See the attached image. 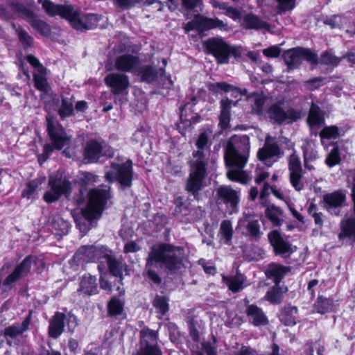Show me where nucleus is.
<instances>
[{
  "instance_id": "f257e3e1",
  "label": "nucleus",
  "mask_w": 355,
  "mask_h": 355,
  "mask_svg": "<svg viewBox=\"0 0 355 355\" xmlns=\"http://www.w3.org/2000/svg\"><path fill=\"white\" fill-rule=\"evenodd\" d=\"M250 139L246 135H234L229 140L225 153V160L228 171L227 177L232 181L245 184L249 180L243 170L250 156Z\"/></svg>"
},
{
  "instance_id": "f03ea898",
  "label": "nucleus",
  "mask_w": 355,
  "mask_h": 355,
  "mask_svg": "<svg viewBox=\"0 0 355 355\" xmlns=\"http://www.w3.org/2000/svg\"><path fill=\"white\" fill-rule=\"evenodd\" d=\"M209 134L203 132L200 134L196 145L198 150L194 151L190 160V173L187 180L186 189L195 197L204 187V180L206 177L207 156L209 153L208 144Z\"/></svg>"
},
{
  "instance_id": "7ed1b4c3",
  "label": "nucleus",
  "mask_w": 355,
  "mask_h": 355,
  "mask_svg": "<svg viewBox=\"0 0 355 355\" xmlns=\"http://www.w3.org/2000/svg\"><path fill=\"white\" fill-rule=\"evenodd\" d=\"M110 197V187L106 185L90 191L88 204L83 211V218L76 220V225L82 232L86 233L92 221L100 218L103 207Z\"/></svg>"
},
{
  "instance_id": "20e7f679",
  "label": "nucleus",
  "mask_w": 355,
  "mask_h": 355,
  "mask_svg": "<svg viewBox=\"0 0 355 355\" xmlns=\"http://www.w3.org/2000/svg\"><path fill=\"white\" fill-rule=\"evenodd\" d=\"M185 253L181 247L162 244L154 247L149 254L147 267L154 263H162L168 270L176 272L184 266Z\"/></svg>"
},
{
  "instance_id": "39448f33",
  "label": "nucleus",
  "mask_w": 355,
  "mask_h": 355,
  "mask_svg": "<svg viewBox=\"0 0 355 355\" xmlns=\"http://www.w3.org/2000/svg\"><path fill=\"white\" fill-rule=\"evenodd\" d=\"M57 15L66 19L76 30L83 31L95 27L99 21V16L94 14H82L71 4H64Z\"/></svg>"
},
{
  "instance_id": "423d86ee",
  "label": "nucleus",
  "mask_w": 355,
  "mask_h": 355,
  "mask_svg": "<svg viewBox=\"0 0 355 355\" xmlns=\"http://www.w3.org/2000/svg\"><path fill=\"white\" fill-rule=\"evenodd\" d=\"M47 130L50 136L52 146L46 144L44 146V153L47 157L53 150V147L58 150H61L64 146L69 144L70 137L67 135L62 126L57 120L48 115L46 116Z\"/></svg>"
},
{
  "instance_id": "0eeeda50",
  "label": "nucleus",
  "mask_w": 355,
  "mask_h": 355,
  "mask_svg": "<svg viewBox=\"0 0 355 355\" xmlns=\"http://www.w3.org/2000/svg\"><path fill=\"white\" fill-rule=\"evenodd\" d=\"M49 185L50 190L47 191L44 195V200L46 202H53L58 200L62 194L69 193L71 189V183L60 171L49 177Z\"/></svg>"
},
{
  "instance_id": "6e6552de",
  "label": "nucleus",
  "mask_w": 355,
  "mask_h": 355,
  "mask_svg": "<svg viewBox=\"0 0 355 355\" xmlns=\"http://www.w3.org/2000/svg\"><path fill=\"white\" fill-rule=\"evenodd\" d=\"M109 182L117 180L123 188L129 187L132 182V162L126 161L122 164L112 163L111 168L105 173Z\"/></svg>"
},
{
  "instance_id": "1a4fd4ad",
  "label": "nucleus",
  "mask_w": 355,
  "mask_h": 355,
  "mask_svg": "<svg viewBox=\"0 0 355 355\" xmlns=\"http://www.w3.org/2000/svg\"><path fill=\"white\" fill-rule=\"evenodd\" d=\"M269 119L273 123L282 124V123H291L302 117L300 111L294 109L285 110L282 103L272 104L267 111Z\"/></svg>"
},
{
  "instance_id": "9d476101",
  "label": "nucleus",
  "mask_w": 355,
  "mask_h": 355,
  "mask_svg": "<svg viewBox=\"0 0 355 355\" xmlns=\"http://www.w3.org/2000/svg\"><path fill=\"white\" fill-rule=\"evenodd\" d=\"M110 250L104 246H83L73 257V261L78 265L90 261L106 259Z\"/></svg>"
},
{
  "instance_id": "9b49d317",
  "label": "nucleus",
  "mask_w": 355,
  "mask_h": 355,
  "mask_svg": "<svg viewBox=\"0 0 355 355\" xmlns=\"http://www.w3.org/2000/svg\"><path fill=\"white\" fill-rule=\"evenodd\" d=\"M284 59L289 69H293L299 67L306 60L311 63H316V55L309 49L295 48L288 50L284 53Z\"/></svg>"
},
{
  "instance_id": "f8f14e48",
  "label": "nucleus",
  "mask_w": 355,
  "mask_h": 355,
  "mask_svg": "<svg viewBox=\"0 0 355 355\" xmlns=\"http://www.w3.org/2000/svg\"><path fill=\"white\" fill-rule=\"evenodd\" d=\"M281 155V150L276 139L270 136L266 138L263 148L257 153L259 159L270 166L273 162L277 161Z\"/></svg>"
},
{
  "instance_id": "ddd939ff",
  "label": "nucleus",
  "mask_w": 355,
  "mask_h": 355,
  "mask_svg": "<svg viewBox=\"0 0 355 355\" xmlns=\"http://www.w3.org/2000/svg\"><path fill=\"white\" fill-rule=\"evenodd\" d=\"M141 350L133 355H161L157 347V333L149 329H144L140 331Z\"/></svg>"
},
{
  "instance_id": "4468645a",
  "label": "nucleus",
  "mask_w": 355,
  "mask_h": 355,
  "mask_svg": "<svg viewBox=\"0 0 355 355\" xmlns=\"http://www.w3.org/2000/svg\"><path fill=\"white\" fill-rule=\"evenodd\" d=\"M207 49L216 58L218 63L226 64L229 61L230 48L221 38H211L205 42Z\"/></svg>"
},
{
  "instance_id": "2eb2a0df",
  "label": "nucleus",
  "mask_w": 355,
  "mask_h": 355,
  "mask_svg": "<svg viewBox=\"0 0 355 355\" xmlns=\"http://www.w3.org/2000/svg\"><path fill=\"white\" fill-rule=\"evenodd\" d=\"M268 237L276 254L286 258L295 250L291 243L282 236L277 230H274L269 233Z\"/></svg>"
},
{
  "instance_id": "dca6fc26",
  "label": "nucleus",
  "mask_w": 355,
  "mask_h": 355,
  "mask_svg": "<svg viewBox=\"0 0 355 355\" xmlns=\"http://www.w3.org/2000/svg\"><path fill=\"white\" fill-rule=\"evenodd\" d=\"M105 82L111 88V92L114 94H128L130 82L126 75L119 73H112L105 77Z\"/></svg>"
},
{
  "instance_id": "f3484780",
  "label": "nucleus",
  "mask_w": 355,
  "mask_h": 355,
  "mask_svg": "<svg viewBox=\"0 0 355 355\" xmlns=\"http://www.w3.org/2000/svg\"><path fill=\"white\" fill-rule=\"evenodd\" d=\"M288 166L291 183L296 191H300L304 187L301 182L302 168L300 159L295 153L288 158Z\"/></svg>"
},
{
  "instance_id": "a211bd4d",
  "label": "nucleus",
  "mask_w": 355,
  "mask_h": 355,
  "mask_svg": "<svg viewBox=\"0 0 355 355\" xmlns=\"http://www.w3.org/2000/svg\"><path fill=\"white\" fill-rule=\"evenodd\" d=\"M15 8L17 9L18 14L21 16V17L26 19L32 26L33 28L45 35L50 33L49 26L44 21L37 19L33 12H32L31 10L26 8V7L21 8L17 6H15Z\"/></svg>"
},
{
  "instance_id": "6ab92c4d",
  "label": "nucleus",
  "mask_w": 355,
  "mask_h": 355,
  "mask_svg": "<svg viewBox=\"0 0 355 355\" xmlns=\"http://www.w3.org/2000/svg\"><path fill=\"white\" fill-rule=\"evenodd\" d=\"M140 62L139 59L132 55L125 54L118 57L115 62V67L119 71L132 72L139 75Z\"/></svg>"
},
{
  "instance_id": "aec40b11",
  "label": "nucleus",
  "mask_w": 355,
  "mask_h": 355,
  "mask_svg": "<svg viewBox=\"0 0 355 355\" xmlns=\"http://www.w3.org/2000/svg\"><path fill=\"white\" fill-rule=\"evenodd\" d=\"M217 196L218 200H221L231 207L229 214H232L236 211L237 205L239 202V192L233 190L232 188L223 186L217 189Z\"/></svg>"
},
{
  "instance_id": "412c9836",
  "label": "nucleus",
  "mask_w": 355,
  "mask_h": 355,
  "mask_svg": "<svg viewBox=\"0 0 355 355\" xmlns=\"http://www.w3.org/2000/svg\"><path fill=\"white\" fill-rule=\"evenodd\" d=\"M35 260L34 257H26L23 261L15 268L13 272L8 275L4 282V284L10 285L21 277L26 275L30 271L31 265L35 262Z\"/></svg>"
},
{
  "instance_id": "4be33fe9",
  "label": "nucleus",
  "mask_w": 355,
  "mask_h": 355,
  "mask_svg": "<svg viewBox=\"0 0 355 355\" xmlns=\"http://www.w3.org/2000/svg\"><path fill=\"white\" fill-rule=\"evenodd\" d=\"M31 313L20 324H13L6 327L3 330V336L8 343L10 345V340H12L21 335L28 329L31 323Z\"/></svg>"
},
{
  "instance_id": "5701e85b",
  "label": "nucleus",
  "mask_w": 355,
  "mask_h": 355,
  "mask_svg": "<svg viewBox=\"0 0 355 355\" xmlns=\"http://www.w3.org/2000/svg\"><path fill=\"white\" fill-rule=\"evenodd\" d=\"M324 200L328 211L333 215H338L345 200V196L341 192H334L324 196Z\"/></svg>"
},
{
  "instance_id": "b1692460",
  "label": "nucleus",
  "mask_w": 355,
  "mask_h": 355,
  "mask_svg": "<svg viewBox=\"0 0 355 355\" xmlns=\"http://www.w3.org/2000/svg\"><path fill=\"white\" fill-rule=\"evenodd\" d=\"M245 314L249 322L254 326L266 325L268 323L267 316L257 305H248L245 309Z\"/></svg>"
},
{
  "instance_id": "393cba45",
  "label": "nucleus",
  "mask_w": 355,
  "mask_h": 355,
  "mask_svg": "<svg viewBox=\"0 0 355 355\" xmlns=\"http://www.w3.org/2000/svg\"><path fill=\"white\" fill-rule=\"evenodd\" d=\"M58 99L53 98L51 103L46 104V109L49 112L57 110L61 118L64 119L73 114V102L67 98H62L61 107H59Z\"/></svg>"
},
{
  "instance_id": "a878e982",
  "label": "nucleus",
  "mask_w": 355,
  "mask_h": 355,
  "mask_svg": "<svg viewBox=\"0 0 355 355\" xmlns=\"http://www.w3.org/2000/svg\"><path fill=\"white\" fill-rule=\"evenodd\" d=\"M290 271L291 270L288 267L271 263L267 266L265 274L268 279H272L275 284H279L284 276Z\"/></svg>"
},
{
  "instance_id": "bb28decb",
  "label": "nucleus",
  "mask_w": 355,
  "mask_h": 355,
  "mask_svg": "<svg viewBox=\"0 0 355 355\" xmlns=\"http://www.w3.org/2000/svg\"><path fill=\"white\" fill-rule=\"evenodd\" d=\"M339 239H349L355 241V218L345 217L340 223Z\"/></svg>"
},
{
  "instance_id": "cd10ccee",
  "label": "nucleus",
  "mask_w": 355,
  "mask_h": 355,
  "mask_svg": "<svg viewBox=\"0 0 355 355\" xmlns=\"http://www.w3.org/2000/svg\"><path fill=\"white\" fill-rule=\"evenodd\" d=\"M65 315L60 312H57L50 320L49 327V336L53 338L59 337L64 329V321Z\"/></svg>"
},
{
  "instance_id": "c85d7f7f",
  "label": "nucleus",
  "mask_w": 355,
  "mask_h": 355,
  "mask_svg": "<svg viewBox=\"0 0 355 355\" xmlns=\"http://www.w3.org/2000/svg\"><path fill=\"white\" fill-rule=\"evenodd\" d=\"M103 155V147L101 144L96 141L87 143L85 150V157L89 162H96Z\"/></svg>"
},
{
  "instance_id": "c756f323",
  "label": "nucleus",
  "mask_w": 355,
  "mask_h": 355,
  "mask_svg": "<svg viewBox=\"0 0 355 355\" xmlns=\"http://www.w3.org/2000/svg\"><path fill=\"white\" fill-rule=\"evenodd\" d=\"M235 105V102L229 99H223L220 101V125L223 129L228 128L230 121V109Z\"/></svg>"
},
{
  "instance_id": "7c9ffc66",
  "label": "nucleus",
  "mask_w": 355,
  "mask_h": 355,
  "mask_svg": "<svg viewBox=\"0 0 355 355\" xmlns=\"http://www.w3.org/2000/svg\"><path fill=\"white\" fill-rule=\"evenodd\" d=\"M79 291L88 295L95 294L97 291L96 277L89 274L83 275Z\"/></svg>"
},
{
  "instance_id": "2f4dec72",
  "label": "nucleus",
  "mask_w": 355,
  "mask_h": 355,
  "mask_svg": "<svg viewBox=\"0 0 355 355\" xmlns=\"http://www.w3.org/2000/svg\"><path fill=\"white\" fill-rule=\"evenodd\" d=\"M248 101L253 113L257 115H262L263 114V107L266 98L263 94H253L248 97Z\"/></svg>"
},
{
  "instance_id": "473e14b6",
  "label": "nucleus",
  "mask_w": 355,
  "mask_h": 355,
  "mask_svg": "<svg viewBox=\"0 0 355 355\" xmlns=\"http://www.w3.org/2000/svg\"><path fill=\"white\" fill-rule=\"evenodd\" d=\"M223 280L230 291L236 293L243 289L245 277L241 274H237L232 277L223 276Z\"/></svg>"
},
{
  "instance_id": "72a5a7b5",
  "label": "nucleus",
  "mask_w": 355,
  "mask_h": 355,
  "mask_svg": "<svg viewBox=\"0 0 355 355\" xmlns=\"http://www.w3.org/2000/svg\"><path fill=\"white\" fill-rule=\"evenodd\" d=\"M336 307V304L333 300L322 296L318 297L314 305L315 311L321 314L333 311L335 310Z\"/></svg>"
},
{
  "instance_id": "f704fd0d",
  "label": "nucleus",
  "mask_w": 355,
  "mask_h": 355,
  "mask_svg": "<svg viewBox=\"0 0 355 355\" xmlns=\"http://www.w3.org/2000/svg\"><path fill=\"white\" fill-rule=\"evenodd\" d=\"M220 241L222 243L230 245L233 236L232 222L229 220H223L220 225Z\"/></svg>"
},
{
  "instance_id": "c9c22d12",
  "label": "nucleus",
  "mask_w": 355,
  "mask_h": 355,
  "mask_svg": "<svg viewBox=\"0 0 355 355\" xmlns=\"http://www.w3.org/2000/svg\"><path fill=\"white\" fill-rule=\"evenodd\" d=\"M287 291L286 287H282L279 284H275L268 291L265 299L272 304H278L280 302L283 295Z\"/></svg>"
},
{
  "instance_id": "e433bc0d",
  "label": "nucleus",
  "mask_w": 355,
  "mask_h": 355,
  "mask_svg": "<svg viewBox=\"0 0 355 355\" xmlns=\"http://www.w3.org/2000/svg\"><path fill=\"white\" fill-rule=\"evenodd\" d=\"M307 122L311 127L320 126L324 122V117L319 107L313 103L311 106Z\"/></svg>"
},
{
  "instance_id": "4c0bfd02",
  "label": "nucleus",
  "mask_w": 355,
  "mask_h": 355,
  "mask_svg": "<svg viewBox=\"0 0 355 355\" xmlns=\"http://www.w3.org/2000/svg\"><path fill=\"white\" fill-rule=\"evenodd\" d=\"M200 21H202L203 30L218 28L220 31H228L227 24L219 19L217 17L208 18L204 17L199 18Z\"/></svg>"
},
{
  "instance_id": "58836bf2",
  "label": "nucleus",
  "mask_w": 355,
  "mask_h": 355,
  "mask_svg": "<svg viewBox=\"0 0 355 355\" xmlns=\"http://www.w3.org/2000/svg\"><path fill=\"white\" fill-rule=\"evenodd\" d=\"M265 214L274 226H280L283 222L282 211L275 206H268L266 208Z\"/></svg>"
},
{
  "instance_id": "ea45409f",
  "label": "nucleus",
  "mask_w": 355,
  "mask_h": 355,
  "mask_svg": "<svg viewBox=\"0 0 355 355\" xmlns=\"http://www.w3.org/2000/svg\"><path fill=\"white\" fill-rule=\"evenodd\" d=\"M243 25L247 28L253 29H267L269 28V25L261 21L258 17L253 15H247L243 19Z\"/></svg>"
},
{
  "instance_id": "a19ab883",
  "label": "nucleus",
  "mask_w": 355,
  "mask_h": 355,
  "mask_svg": "<svg viewBox=\"0 0 355 355\" xmlns=\"http://www.w3.org/2000/svg\"><path fill=\"white\" fill-rule=\"evenodd\" d=\"M106 261L108 264L110 272L115 277H121L124 265L121 260L117 259L111 254V252L106 257Z\"/></svg>"
},
{
  "instance_id": "79ce46f5",
  "label": "nucleus",
  "mask_w": 355,
  "mask_h": 355,
  "mask_svg": "<svg viewBox=\"0 0 355 355\" xmlns=\"http://www.w3.org/2000/svg\"><path fill=\"white\" fill-rule=\"evenodd\" d=\"M298 310L295 306H288L284 309L281 315V320L287 326H293L296 324Z\"/></svg>"
},
{
  "instance_id": "37998d69",
  "label": "nucleus",
  "mask_w": 355,
  "mask_h": 355,
  "mask_svg": "<svg viewBox=\"0 0 355 355\" xmlns=\"http://www.w3.org/2000/svg\"><path fill=\"white\" fill-rule=\"evenodd\" d=\"M139 74H141L142 80L147 83H153L160 78V69L156 70L150 66H145L143 68L139 67Z\"/></svg>"
},
{
  "instance_id": "c03bdc74",
  "label": "nucleus",
  "mask_w": 355,
  "mask_h": 355,
  "mask_svg": "<svg viewBox=\"0 0 355 355\" xmlns=\"http://www.w3.org/2000/svg\"><path fill=\"white\" fill-rule=\"evenodd\" d=\"M15 6L21 8L24 7V6L15 2L12 3L9 6H0V17L3 19H10L17 17H21L18 14L17 9L15 8Z\"/></svg>"
},
{
  "instance_id": "a18cd8bd",
  "label": "nucleus",
  "mask_w": 355,
  "mask_h": 355,
  "mask_svg": "<svg viewBox=\"0 0 355 355\" xmlns=\"http://www.w3.org/2000/svg\"><path fill=\"white\" fill-rule=\"evenodd\" d=\"M37 2L42 5V8L46 14L50 16L57 15L63 5L55 4L50 0H37Z\"/></svg>"
},
{
  "instance_id": "49530a36",
  "label": "nucleus",
  "mask_w": 355,
  "mask_h": 355,
  "mask_svg": "<svg viewBox=\"0 0 355 355\" xmlns=\"http://www.w3.org/2000/svg\"><path fill=\"white\" fill-rule=\"evenodd\" d=\"M124 303L123 301L113 297L110 300L107 305L108 313L110 315H118L122 313L123 311Z\"/></svg>"
},
{
  "instance_id": "de8ad7c7",
  "label": "nucleus",
  "mask_w": 355,
  "mask_h": 355,
  "mask_svg": "<svg viewBox=\"0 0 355 355\" xmlns=\"http://www.w3.org/2000/svg\"><path fill=\"white\" fill-rule=\"evenodd\" d=\"M46 71L43 73L34 72L35 87L42 92H46L48 89V83L46 78Z\"/></svg>"
},
{
  "instance_id": "09e8293b",
  "label": "nucleus",
  "mask_w": 355,
  "mask_h": 355,
  "mask_svg": "<svg viewBox=\"0 0 355 355\" xmlns=\"http://www.w3.org/2000/svg\"><path fill=\"white\" fill-rule=\"evenodd\" d=\"M178 0H152L148 2V5H155V8L158 11H162L164 8V4L167 3L170 10H174L177 8Z\"/></svg>"
},
{
  "instance_id": "8fccbe9b",
  "label": "nucleus",
  "mask_w": 355,
  "mask_h": 355,
  "mask_svg": "<svg viewBox=\"0 0 355 355\" xmlns=\"http://www.w3.org/2000/svg\"><path fill=\"white\" fill-rule=\"evenodd\" d=\"M340 58L335 56L331 52L324 53L320 59V62L331 67H336L340 62Z\"/></svg>"
},
{
  "instance_id": "3c124183",
  "label": "nucleus",
  "mask_w": 355,
  "mask_h": 355,
  "mask_svg": "<svg viewBox=\"0 0 355 355\" xmlns=\"http://www.w3.org/2000/svg\"><path fill=\"white\" fill-rule=\"evenodd\" d=\"M340 161V158L339 155L338 148V146L333 145L330 153L326 158L325 162L329 167H332L338 164Z\"/></svg>"
},
{
  "instance_id": "603ef678",
  "label": "nucleus",
  "mask_w": 355,
  "mask_h": 355,
  "mask_svg": "<svg viewBox=\"0 0 355 355\" xmlns=\"http://www.w3.org/2000/svg\"><path fill=\"white\" fill-rule=\"evenodd\" d=\"M277 2V13L283 14L293 10L295 7L296 0H276Z\"/></svg>"
},
{
  "instance_id": "864d4df0",
  "label": "nucleus",
  "mask_w": 355,
  "mask_h": 355,
  "mask_svg": "<svg viewBox=\"0 0 355 355\" xmlns=\"http://www.w3.org/2000/svg\"><path fill=\"white\" fill-rule=\"evenodd\" d=\"M322 142L324 139H336L338 136V129L336 126L332 125L324 128L320 133Z\"/></svg>"
},
{
  "instance_id": "5fc2aeb1",
  "label": "nucleus",
  "mask_w": 355,
  "mask_h": 355,
  "mask_svg": "<svg viewBox=\"0 0 355 355\" xmlns=\"http://www.w3.org/2000/svg\"><path fill=\"white\" fill-rule=\"evenodd\" d=\"M208 87L214 93H218L220 92H228L234 89L232 85L224 82L210 83Z\"/></svg>"
},
{
  "instance_id": "6e6d98bb",
  "label": "nucleus",
  "mask_w": 355,
  "mask_h": 355,
  "mask_svg": "<svg viewBox=\"0 0 355 355\" xmlns=\"http://www.w3.org/2000/svg\"><path fill=\"white\" fill-rule=\"evenodd\" d=\"M19 40L24 49L31 47L33 44V37L21 28L16 29Z\"/></svg>"
},
{
  "instance_id": "4d7b16f0",
  "label": "nucleus",
  "mask_w": 355,
  "mask_h": 355,
  "mask_svg": "<svg viewBox=\"0 0 355 355\" xmlns=\"http://www.w3.org/2000/svg\"><path fill=\"white\" fill-rule=\"evenodd\" d=\"M153 306L162 314L168 310V300L165 297L157 296L153 300Z\"/></svg>"
},
{
  "instance_id": "13d9d810",
  "label": "nucleus",
  "mask_w": 355,
  "mask_h": 355,
  "mask_svg": "<svg viewBox=\"0 0 355 355\" xmlns=\"http://www.w3.org/2000/svg\"><path fill=\"white\" fill-rule=\"evenodd\" d=\"M53 228L58 231L59 234H65L69 231V224L62 218L58 217L52 223Z\"/></svg>"
},
{
  "instance_id": "bf43d9fd",
  "label": "nucleus",
  "mask_w": 355,
  "mask_h": 355,
  "mask_svg": "<svg viewBox=\"0 0 355 355\" xmlns=\"http://www.w3.org/2000/svg\"><path fill=\"white\" fill-rule=\"evenodd\" d=\"M199 18H202V16L196 15L193 20L185 25L184 30L187 33L192 30L203 31L202 21Z\"/></svg>"
},
{
  "instance_id": "052dcab7",
  "label": "nucleus",
  "mask_w": 355,
  "mask_h": 355,
  "mask_svg": "<svg viewBox=\"0 0 355 355\" xmlns=\"http://www.w3.org/2000/svg\"><path fill=\"white\" fill-rule=\"evenodd\" d=\"M247 230L250 236L254 238H259L262 234L259 222L257 220H252L248 223L246 226Z\"/></svg>"
},
{
  "instance_id": "680f3d73",
  "label": "nucleus",
  "mask_w": 355,
  "mask_h": 355,
  "mask_svg": "<svg viewBox=\"0 0 355 355\" xmlns=\"http://www.w3.org/2000/svg\"><path fill=\"white\" fill-rule=\"evenodd\" d=\"M347 20L341 15H334L325 21V24L331 26V28H340Z\"/></svg>"
},
{
  "instance_id": "e2e57ef3",
  "label": "nucleus",
  "mask_w": 355,
  "mask_h": 355,
  "mask_svg": "<svg viewBox=\"0 0 355 355\" xmlns=\"http://www.w3.org/2000/svg\"><path fill=\"white\" fill-rule=\"evenodd\" d=\"M27 61L35 68V72L43 73L46 69L40 63L39 60L33 55H27Z\"/></svg>"
},
{
  "instance_id": "0e129e2a",
  "label": "nucleus",
  "mask_w": 355,
  "mask_h": 355,
  "mask_svg": "<svg viewBox=\"0 0 355 355\" xmlns=\"http://www.w3.org/2000/svg\"><path fill=\"white\" fill-rule=\"evenodd\" d=\"M158 83L162 85L163 89H170L173 86V81L170 76H166L165 71L160 69V78L158 79Z\"/></svg>"
},
{
  "instance_id": "69168bd1",
  "label": "nucleus",
  "mask_w": 355,
  "mask_h": 355,
  "mask_svg": "<svg viewBox=\"0 0 355 355\" xmlns=\"http://www.w3.org/2000/svg\"><path fill=\"white\" fill-rule=\"evenodd\" d=\"M141 0H113L114 6L120 9H128Z\"/></svg>"
},
{
  "instance_id": "338daca9",
  "label": "nucleus",
  "mask_w": 355,
  "mask_h": 355,
  "mask_svg": "<svg viewBox=\"0 0 355 355\" xmlns=\"http://www.w3.org/2000/svg\"><path fill=\"white\" fill-rule=\"evenodd\" d=\"M81 183L85 186L95 183L97 180V176L91 173H83L80 178Z\"/></svg>"
},
{
  "instance_id": "774afa93",
  "label": "nucleus",
  "mask_w": 355,
  "mask_h": 355,
  "mask_svg": "<svg viewBox=\"0 0 355 355\" xmlns=\"http://www.w3.org/2000/svg\"><path fill=\"white\" fill-rule=\"evenodd\" d=\"M38 187V184L35 181L30 182L26 188L22 192V196L26 198H31L33 193Z\"/></svg>"
}]
</instances>
